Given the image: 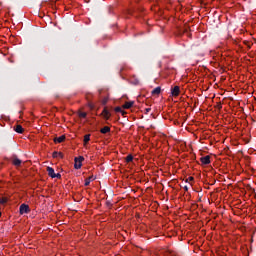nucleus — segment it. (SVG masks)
Wrapping results in <instances>:
<instances>
[{"instance_id":"obj_1","label":"nucleus","mask_w":256,"mask_h":256,"mask_svg":"<svg viewBox=\"0 0 256 256\" xmlns=\"http://www.w3.org/2000/svg\"><path fill=\"white\" fill-rule=\"evenodd\" d=\"M47 173L52 179H61V174L55 173V169L47 167Z\"/></svg>"},{"instance_id":"obj_2","label":"nucleus","mask_w":256,"mask_h":256,"mask_svg":"<svg viewBox=\"0 0 256 256\" xmlns=\"http://www.w3.org/2000/svg\"><path fill=\"white\" fill-rule=\"evenodd\" d=\"M83 161H85V158H83L82 156H79L78 158H75V164L74 167L75 169H81L82 167V163Z\"/></svg>"},{"instance_id":"obj_3","label":"nucleus","mask_w":256,"mask_h":256,"mask_svg":"<svg viewBox=\"0 0 256 256\" xmlns=\"http://www.w3.org/2000/svg\"><path fill=\"white\" fill-rule=\"evenodd\" d=\"M101 115L104 119H106V121H108V119L111 118V112H109V110H107V108H104Z\"/></svg>"},{"instance_id":"obj_4","label":"nucleus","mask_w":256,"mask_h":256,"mask_svg":"<svg viewBox=\"0 0 256 256\" xmlns=\"http://www.w3.org/2000/svg\"><path fill=\"white\" fill-rule=\"evenodd\" d=\"M202 165H209L211 163V157L210 156H204L200 159Z\"/></svg>"},{"instance_id":"obj_5","label":"nucleus","mask_w":256,"mask_h":256,"mask_svg":"<svg viewBox=\"0 0 256 256\" xmlns=\"http://www.w3.org/2000/svg\"><path fill=\"white\" fill-rule=\"evenodd\" d=\"M29 211V206L27 204H22L20 206V214L25 215Z\"/></svg>"},{"instance_id":"obj_6","label":"nucleus","mask_w":256,"mask_h":256,"mask_svg":"<svg viewBox=\"0 0 256 256\" xmlns=\"http://www.w3.org/2000/svg\"><path fill=\"white\" fill-rule=\"evenodd\" d=\"M171 93H172L173 97H179V93H181V90H180L179 86H175L172 89Z\"/></svg>"},{"instance_id":"obj_7","label":"nucleus","mask_w":256,"mask_h":256,"mask_svg":"<svg viewBox=\"0 0 256 256\" xmlns=\"http://www.w3.org/2000/svg\"><path fill=\"white\" fill-rule=\"evenodd\" d=\"M65 141V135L54 138V143H63Z\"/></svg>"},{"instance_id":"obj_8","label":"nucleus","mask_w":256,"mask_h":256,"mask_svg":"<svg viewBox=\"0 0 256 256\" xmlns=\"http://www.w3.org/2000/svg\"><path fill=\"white\" fill-rule=\"evenodd\" d=\"M100 132L105 135L106 133H110L111 132V128L109 126H105L103 127Z\"/></svg>"},{"instance_id":"obj_9","label":"nucleus","mask_w":256,"mask_h":256,"mask_svg":"<svg viewBox=\"0 0 256 256\" xmlns=\"http://www.w3.org/2000/svg\"><path fill=\"white\" fill-rule=\"evenodd\" d=\"M14 130L16 131V133H23L24 131L23 126L21 125H16Z\"/></svg>"},{"instance_id":"obj_10","label":"nucleus","mask_w":256,"mask_h":256,"mask_svg":"<svg viewBox=\"0 0 256 256\" xmlns=\"http://www.w3.org/2000/svg\"><path fill=\"white\" fill-rule=\"evenodd\" d=\"M89 141H91V135L90 134H86L84 136V146H86L87 143H89Z\"/></svg>"},{"instance_id":"obj_11","label":"nucleus","mask_w":256,"mask_h":256,"mask_svg":"<svg viewBox=\"0 0 256 256\" xmlns=\"http://www.w3.org/2000/svg\"><path fill=\"white\" fill-rule=\"evenodd\" d=\"M133 107V102H126L123 105V109H131Z\"/></svg>"},{"instance_id":"obj_12","label":"nucleus","mask_w":256,"mask_h":256,"mask_svg":"<svg viewBox=\"0 0 256 256\" xmlns=\"http://www.w3.org/2000/svg\"><path fill=\"white\" fill-rule=\"evenodd\" d=\"M159 93H161V87H156V88L152 91V95H159Z\"/></svg>"},{"instance_id":"obj_13","label":"nucleus","mask_w":256,"mask_h":256,"mask_svg":"<svg viewBox=\"0 0 256 256\" xmlns=\"http://www.w3.org/2000/svg\"><path fill=\"white\" fill-rule=\"evenodd\" d=\"M52 156H53V158L54 159H57V157H63V153H61V152H53V154H52Z\"/></svg>"},{"instance_id":"obj_14","label":"nucleus","mask_w":256,"mask_h":256,"mask_svg":"<svg viewBox=\"0 0 256 256\" xmlns=\"http://www.w3.org/2000/svg\"><path fill=\"white\" fill-rule=\"evenodd\" d=\"M13 165H15L16 167H19V165H21V160H19L18 158H14Z\"/></svg>"},{"instance_id":"obj_15","label":"nucleus","mask_w":256,"mask_h":256,"mask_svg":"<svg viewBox=\"0 0 256 256\" xmlns=\"http://www.w3.org/2000/svg\"><path fill=\"white\" fill-rule=\"evenodd\" d=\"M115 112L116 113H122V115H125V112L121 109V107H116Z\"/></svg>"},{"instance_id":"obj_16","label":"nucleus","mask_w":256,"mask_h":256,"mask_svg":"<svg viewBox=\"0 0 256 256\" xmlns=\"http://www.w3.org/2000/svg\"><path fill=\"white\" fill-rule=\"evenodd\" d=\"M91 179H93V178L92 177L86 178V180H85V187H88V185H90Z\"/></svg>"},{"instance_id":"obj_17","label":"nucleus","mask_w":256,"mask_h":256,"mask_svg":"<svg viewBox=\"0 0 256 256\" xmlns=\"http://www.w3.org/2000/svg\"><path fill=\"white\" fill-rule=\"evenodd\" d=\"M131 161H133V156L132 155H128L126 157V163H131Z\"/></svg>"},{"instance_id":"obj_18","label":"nucleus","mask_w":256,"mask_h":256,"mask_svg":"<svg viewBox=\"0 0 256 256\" xmlns=\"http://www.w3.org/2000/svg\"><path fill=\"white\" fill-rule=\"evenodd\" d=\"M195 178H193V176L188 177V179L186 180V183H189L190 186L192 185L191 182L194 181Z\"/></svg>"},{"instance_id":"obj_19","label":"nucleus","mask_w":256,"mask_h":256,"mask_svg":"<svg viewBox=\"0 0 256 256\" xmlns=\"http://www.w3.org/2000/svg\"><path fill=\"white\" fill-rule=\"evenodd\" d=\"M79 117H81L82 119H85V117H87V113L86 112H80Z\"/></svg>"},{"instance_id":"obj_20","label":"nucleus","mask_w":256,"mask_h":256,"mask_svg":"<svg viewBox=\"0 0 256 256\" xmlns=\"http://www.w3.org/2000/svg\"><path fill=\"white\" fill-rule=\"evenodd\" d=\"M185 191H189V186H184Z\"/></svg>"},{"instance_id":"obj_21","label":"nucleus","mask_w":256,"mask_h":256,"mask_svg":"<svg viewBox=\"0 0 256 256\" xmlns=\"http://www.w3.org/2000/svg\"><path fill=\"white\" fill-rule=\"evenodd\" d=\"M149 111H151V108L146 109V113H149Z\"/></svg>"},{"instance_id":"obj_22","label":"nucleus","mask_w":256,"mask_h":256,"mask_svg":"<svg viewBox=\"0 0 256 256\" xmlns=\"http://www.w3.org/2000/svg\"><path fill=\"white\" fill-rule=\"evenodd\" d=\"M103 103H107V100H104V102Z\"/></svg>"}]
</instances>
